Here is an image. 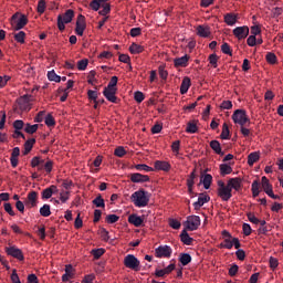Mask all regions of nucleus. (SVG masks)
I'll return each mask as SVG.
<instances>
[{
    "mask_svg": "<svg viewBox=\"0 0 283 283\" xmlns=\"http://www.w3.org/2000/svg\"><path fill=\"white\" fill-rule=\"evenodd\" d=\"M150 198L151 195L148 191H145V189H139L130 196V202H133L135 207L143 209V207H147V205H149Z\"/></svg>",
    "mask_w": 283,
    "mask_h": 283,
    "instance_id": "nucleus-1",
    "label": "nucleus"
},
{
    "mask_svg": "<svg viewBox=\"0 0 283 283\" xmlns=\"http://www.w3.org/2000/svg\"><path fill=\"white\" fill-rule=\"evenodd\" d=\"M73 19H74V10L72 9L66 10L64 14H59L57 28L60 32H63V30H65V23H72Z\"/></svg>",
    "mask_w": 283,
    "mask_h": 283,
    "instance_id": "nucleus-2",
    "label": "nucleus"
},
{
    "mask_svg": "<svg viewBox=\"0 0 283 283\" xmlns=\"http://www.w3.org/2000/svg\"><path fill=\"white\" fill-rule=\"evenodd\" d=\"M232 120L235 123V125H240L241 127H244L247 123H250L251 119H249V116L247 115V111L244 109H237L232 114Z\"/></svg>",
    "mask_w": 283,
    "mask_h": 283,
    "instance_id": "nucleus-3",
    "label": "nucleus"
},
{
    "mask_svg": "<svg viewBox=\"0 0 283 283\" xmlns=\"http://www.w3.org/2000/svg\"><path fill=\"white\" fill-rule=\"evenodd\" d=\"M11 25H12L13 30H15V31L23 30V28H25V25H28V17L22 14L19 18V13H14L11 17Z\"/></svg>",
    "mask_w": 283,
    "mask_h": 283,
    "instance_id": "nucleus-4",
    "label": "nucleus"
},
{
    "mask_svg": "<svg viewBox=\"0 0 283 283\" xmlns=\"http://www.w3.org/2000/svg\"><path fill=\"white\" fill-rule=\"evenodd\" d=\"M124 266H126V269H130L132 271L138 272L140 271V261L134 254H127L124 258Z\"/></svg>",
    "mask_w": 283,
    "mask_h": 283,
    "instance_id": "nucleus-5",
    "label": "nucleus"
},
{
    "mask_svg": "<svg viewBox=\"0 0 283 283\" xmlns=\"http://www.w3.org/2000/svg\"><path fill=\"white\" fill-rule=\"evenodd\" d=\"M200 223V217L192 214L187 217V221L184 224L188 231H198Z\"/></svg>",
    "mask_w": 283,
    "mask_h": 283,
    "instance_id": "nucleus-6",
    "label": "nucleus"
},
{
    "mask_svg": "<svg viewBox=\"0 0 283 283\" xmlns=\"http://www.w3.org/2000/svg\"><path fill=\"white\" fill-rule=\"evenodd\" d=\"M30 101H32V95H23L17 99L18 107L21 112H30Z\"/></svg>",
    "mask_w": 283,
    "mask_h": 283,
    "instance_id": "nucleus-7",
    "label": "nucleus"
},
{
    "mask_svg": "<svg viewBox=\"0 0 283 283\" xmlns=\"http://www.w3.org/2000/svg\"><path fill=\"white\" fill-rule=\"evenodd\" d=\"M171 253H174V250L169 245H159L155 249L156 258H171Z\"/></svg>",
    "mask_w": 283,
    "mask_h": 283,
    "instance_id": "nucleus-8",
    "label": "nucleus"
},
{
    "mask_svg": "<svg viewBox=\"0 0 283 283\" xmlns=\"http://www.w3.org/2000/svg\"><path fill=\"white\" fill-rule=\"evenodd\" d=\"M6 253L11 258H15V260H19L20 262H23V260H25V256H23V251H21V249L17 247L6 248Z\"/></svg>",
    "mask_w": 283,
    "mask_h": 283,
    "instance_id": "nucleus-9",
    "label": "nucleus"
},
{
    "mask_svg": "<svg viewBox=\"0 0 283 283\" xmlns=\"http://www.w3.org/2000/svg\"><path fill=\"white\" fill-rule=\"evenodd\" d=\"M85 28H87V24L85 23V15L83 14L77 15L76 27H75V33L77 34V36H83V32H85Z\"/></svg>",
    "mask_w": 283,
    "mask_h": 283,
    "instance_id": "nucleus-10",
    "label": "nucleus"
},
{
    "mask_svg": "<svg viewBox=\"0 0 283 283\" xmlns=\"http://www.w3.org/2000/svg\"><path fill=\"white\" fill-rule=\"evenodd\" d=\"M232 34H234L239 41H242V39H247V36H249V27H237L233 29Z\"/></svg>",
    "mask_w": 283,
    "mask_h": 283,
    "instance_id": "nucleus-11",
    "label": "nucleus"
},
{
    "mask_svg": "<svg viewBox=\"0 0 283 283\" xmlns=\"http://www.w3.org/2000/svg\"><path fill=\"white\" fill-rule=\"evenodd\" d=\"M227 186L229 187L230 191H242V178L235 177V178H230L228 180Z\"/></svg>",
    "mask_w": 283,
    "mask_h": 283,
    "instance_id": "nucleus-12",
    "label": "nucleus"
},
{
    "mask_svg": "<svg viewBox=\"0 0 283 283\" xmlns=\"http://www.w3.org/2000/svg\"><path fill=\"white\" fill-rule=\"evenodd\" d=\"M218 196L223 202H229L233 198V193L228 185L226 188H218Z\"/></svg>",
    "mask_w": 283,
    "mask_h": 283,
    "instance_id": "nucleus-13",
    "label": "nucleus"
},
{
    "mask_svg": "<svg viewBox=\"0 0 283 283\" xmlns=\"http://www.w3.org/2000/svg\"><path fill=\"white\" fill-rule=\"evenodd\" d=\"M209 200H211V197H209V195L200 193L198 200L193 202L195 211H200V208L205 207V205H207Z\"/></svg>",
    "mask_w": 283,
    "mask_h": 283,
    "instance_id": "nucleus-14",
    "label": "nucleus"
},
{
    "mask_svg": "<svg viewBox=\"0 0 283 283\" xmlns=\"http://www.w3.org/2000/svg\"><path fill=\"white\" fill-rule=\"evenodd\" d=\"M38 202H39V192L36 191L29 192L27 197L25 206L32 209V207H36Z\"/></svg>",
    "mask_w": 283,
    "mask_h": 283,
    "instance_id": "nucleus-15",
    "label": "nucleus"
},
{
    "mask_svg": "<svg viewBox=\"0 0 283 283\" xmlns=\"http://www.w3.org/2000/svg\"><path fill=\"white\" fill-rule=\"evenodd\" d=\"M129 178H130V182H135V184L149 182V176L143 175L140 172L130 174Z\"/></svg>",
    "mask_w": 283,
    "mask_h": 283,
    "instance_id": "nucleus-16",
    "label": "nucleus"
},
{
    "mask_svg": "<svg viewBox=\"0 0 283 283\" xmlns=\"http://www.w3.org/2000/svg\"><path fill=\"white\" fill-rule=\"evenodd\" d=\"M116 92L118 90H112V88H104L103 95L109 103H118V97H116Z\"/></svg>",
    "mask_w": 283,
    "mask_h": 283,
    "instance_id": "nucleus-17",
    "label": "nucleus"
},
{
    "mask_svg": "<svg viewBox=\"0 0 283 283\" xmlns=\"http://www.w3.org/2000/svg\"><path fill=\"white\" fill-rule=\"evenodd\" d=\"M57 191L59 189L54 185L50 186L49 188H45L42 191V200H50V198H52V196H54V193H56Z\"/></svg>",
    "mask_w": 283,
    "mask_h": 283,
    "instance_id": "nucleus-18",
    "label": "nucleus"
},
{
    "mask_svg": "<svg viewBox=\"0 0 283 283\" xmlns=\"http://www.w3.org/2000/svg\"><path fill=\"white\" fill-rule=\"evenodd\" d=\"M189 59L191 57L188 54L181 57H176L174 60L175 67H187V65H189Z\"/></svg>",
    "mask_w": 283,
    "mask_h": 283,
    "instance_id": "nucleus-19",
    "label": "nucleus"
},
{
    "mask_svg": "<svg viewBox=\"0 0 283 283\" xmlns=\"http://www.w3.org/2000/svg\"><path fill=\"white\" fill-rule=\"evenodd\" d=\"M74 279V268L72 264L65 265V273L62 275V282H70V280Z\"/></svg>",
    "mask_w": 283,
    "mask_h": 283,
    "instance_id": "nucleus-20",
    "label": "nucleus"
},
{
    "mask_svg": "<svg viewBox=\"0 0 283 283\" xmlns=\"http://www.w3.org/2000/svg\"><path fill=\"white\" fill-rule=\"evenodd\" d=\"M155 169L157 171H169L171 169V164H169V161L156 160Z\"/></svg>",
    "mask_w": 283,
    "mask_h": 283,
    "instance_id": "nucleus-21",
    "label": "nucleus"
},
{
    "mask_svg": "<svg viewBox=\"0 0 283 283\" xmlns=\"http://www.w3.org/2000/svg\"><path fill=\"white\" fill-rule=\"evenodd\" d=\"M129 224H134V227H143L144 219L140 216L133 213L128 217Z\"/></svg>",
    "mask_w": 283,
    "mask_h": 283,
    "instance_id": "nucleus-22",
    "label": "nucleus"
},
{
    "mask_svg": "<svg viewBox=\"0 0 283 283\" xmlns=\"http://www.w3.org/2000/svg\"><path fill=\"white\" fill-rule=\"evenodd\" d=\"M197 34L198 36H202L203 39H207L211 34V29L209 27L198 25Z\"/></svg>",
    "mask_w": 283,
    "mask_h": 283,
    "instance_id": "nucleus-23",
    "label": "nucleus"
},
{
    "mask_svg": "<svg viewBox=\"0 0 283 283\" xmlns=\"http://www.w3.org/2000/svg\"><path fill=\"white\" fill-rule=\"evenodd\" d=\"M180 240L182 243H185L187 247H191L193 244V238L189 237V233L187 230H182L180 233Z\"/></svg>",
    "mask_w": 283,
    "mask_h": 283,
    "instance_id": "nucleus-24",
    "label": "nucleus"
},
{
    "mask_svg": "<svg viewBox=\"0 0 283 283\" xmlns=\"http://www.w3.org/2000/svg\"><path fill=\"white\" fill-rule=\"evenodd\" d=\"M196 178H198V175L196 174V169H193L187 179V187L190 193L191 191H193V185H196V181H195Z\"/></svg>",
    "mask_w": 283,
    "mask_h": 283,
    "instance_id": "nucleus-25",
    "label": "nucleus"
},
{
    "mask_svg": "<svg viewBox=\"0 0 283 283\" xmlns=\"http://www.w3.org/2000/svg\"><path fill=\"white\" fill-rule=\"evenodd\" d=\"M200 182H202L205 189H210L211 184L213 182V176L206 174L201 176Z\"/></svg>",
    "mask_w": 283,
    "mask_h": 283,
    "instance_id": "nucleus-26",
    "label": "nucleus"
},
{
    "mask_svg": "<svg viewBox=\"0 0 283 283\" xmlns=\"http://www.w3.org/2000/svg\"><path fill=\"white\" fill-rule=\"evenodd\" d=\"M189 87H191V78L185 77L180 85V94H187V92H189Z\"/></svg>",
    "mask_w": 283,
    "mask_h": 283,
    "instance_id": "nucleus-27",
    "label": "nucleus"
},
{
    "mask_svg": "<svg viewBox=\"0 0 283 283\" xmlns=\"http://www.w3.org/2000/svg\"><path fill=\"white\" fill-rule=\"evenodd\" d=\"M211 149L218 154V156H224V153L222 151V147L220 146V142L218 140H211L210 142Z\"/></svg>",
    "mask_w": 283,
    "mask_h": 283,
    "instance_id": "nucleus-28",
    "label": "nucleus"
},
{
    "mask_svg": "<svg viewBox=\"0 0 283 283\" xmlns=\"http://www.w3.org/2000/svg\"><path fill=\"white\" fill-rule=\"evenodd\" d=\"M261 185H262V189L265 193L273 191V186L271 185V182H269V178L263 176L261 178Z\"/></svg>",
    "mask_w": 283,
    "mask_h": 283,
    "instance_id": "nucleus-29",
    "label": "nucleus"
},
{
    "mask_svg": "<svg viewBox=\"0 0 283 283\" xmlns=\"http://www.w3.org/2000/svg\"><path fill=\"white\" fill-rule=\"evenodd\" d=\"M35 143H36V139L34 138H31L24 143L23 156H28V154L32 151V147H34Z\"/></svg>",
    "mask_w": 283,
    "mask_h": 283,
    "instance_id": "nucleus-30",
    "label": "nucleus"
},
{
    "mask_svg": "<svg viewBox=\"0 0 283 283\" xmlns=\"http://www.w3.org/2000/svg\"><path fill=\"white\" fill-rule=\"evenodd\" d=\"M220 138L222 140H230L231 139V132L229 130V125L227 123H224L223 126H222V132H221Z\"/></svg>",
    "mask_w": 283,
    "mask_h": 283,
    "instance_id": "nucleus-31",
    "label": "nucleus"
},
{
    "mask_svg": "<svg viewBox=\"0 0 283 283\" xmlns=\"http://www.w3.org/2000/svg\"><path fill=\"white\" fill-rule=\"evenodd\" d=\"M258 160H260V153H258V151L251 153L248 156V165H249V167H253V165H255V163H258Z\"/></svg>",
    "mask_w": 283,
    "mask_h": 283,
    "instance_id": "nucleus-32",
    "label": "nucleus"
},
{
    "mask_svg": "<svg viewBox=\"0 0 283 283\" xmlns=\"http://www.w3.org/2000/svg\"><path fill=\"white\" fill-rule=\"evenodd\" d=\"M130 54H142V52H145V46L132 43L129 46Z\"/></svg>",
    "mask_w": 283,
    "mask_h": 283,
    "instance_id": "nucleus-33",
    "label": "nucleus"
},
{
    "mask_svg": "<svg viewBox=\"0 0 283 283\" xmlns=\"http://www.w3.org/2000/svg\"><path fill=\"white\" fill-rule=\"evenodd\" d=\"M219 169H220V175L221 176H229V174L233 172V168L228 164H221L219 166Z\"/></svg>",
    "mask_w": 283,
    "mask_h": 283,
    "instance_id": "nucleus-34",
    "label": "nucleus"
},
{
    "mask_svg": "<svg viewBox=\"0 0 283 283\" xmlns=\"http://www.w3.org/2000/svg\"><path fill=\"white\" fill-rule=\"evenodd\" d=\"M224 22L227 23V25H235V23L238 22V17L233 13H227L224 15Z\"/></svg>",
    "mask_w": 283,
    "mask_h": 283,
    "instance_id": "nucleus-35",
    "label": "nucleus"
},
{
    "mask_svg": "<svg viewBox=\"0 0 283 283\" xmlns=\"http://www.w3.org/2000/svg\"><path fill=\"white\" fill-rule=\"evenodd\" d=\"M179 262L182 264V266H187V264H190L191 262V254L181 253L179 256Z\"/></svg>",
    "mask_w": 283,
    "mask_h": 283,
    "instance_id": "nucleus-36",
    "label": "nucleus"
},
{
    "mask_svg": "<svg viewBox=\"0 0 283 283\" xmlns=\"http://www.w3.org/2000/svg\"><path fill=\"white\" fill-rule=\"evenodd\" d=\"M251 191H252L253 198H258V196H260V181L254 180L252 182Z\"/></svg>",
    "mask_w": 283,
    "mask_h": 283,
    "instance_id": "nucleus-37",
    "label": "nucleus"
},
{
    "mask_svg": "<svg viewBox=\"0 0 283 283\" xmlns=\"http://www.w3.org/2000/svg\"><path fill=\"white\" fill-rule=\"evenodd\" d=\"M40 216H42L43 218H50V216H52L50 205L45 203L42 208H40Z\"/></svg>",
    "mask_w": 283,
    "mask_h": 283,
    "instance_id": "nucleus-38",
    "label": "nucleus"
},
{
    "mask_svg": "<svg viewBox=\"0 0 283 283\" xmlns=\"http://www.w3.org/2000/svg\"><path fill=\"white\" fill-rule=\"evenodd\" d=\"M186 132L187 134H196L198 132V125H196V122H188Z\"/></svg>",
    "mask_w": 283,
    "mask_h": 283,
    "instance_id": "nucleus-39",
    "label": "nucleus"
},
{
    "mask_svg": "<svg viewBox=\"0 0 283 283\" xmlns=\"http://www.w3.org/2000/svg\"><path fill=\"white\" fill-rule=\"evenodd\" d=\"M265 61H268L270 65H275V63H277V55H275V53L269 52L265 55Z\"/></svg>",
    "mask_w": 283,
    "mask_h": 283,
    "instance_id": "nucleus-40",
    "label": "nucleus"
},
{
    "mask_svg": "<svg viewBox=\"0 0 283 283\" xmlns=\"http://www.w3.org/2000/svg\"><path fill=\"white\" fill-rule=\"evenodd\" d=\"M93 205H95V207H97V208L105 209V199H103V197H102L101 195H98V196L93 200Z\"/></svg>",
    "mask_w": 283,
    "mask_h": 283,
    "instance_id": "nucleus-41",
    "label": "nucleus"
},
{
    "mask_svg": "<svg viewBox=\"0 0 283 283\" xmlns=\"http://www.w3.org/2000/svg\"><path fill=\"white\" fill-rule=\"evenodd\" d=\"M49 81H53L54 83H61V76L56 74L54 71L48 72Z\"/></svg>",
    "mask_w": 283,
    "mask_h": 283,
    "instance_id": "nucleus-42",
    "label": "nucleus"
},
{
    "mask_svg": "<svg viewBox=\"0 0 283 283\" xmlns=\"http://www.w3.org/2000/svg\"><path fill=\"white\" fill-rule=\"evenodd\" d=\"M116 85H118V76H113L105 90H118Z\"/></svg>",
    "mask_w": 283,
    "mask_h": 283,
    "instance_id": "nucleus-43",
    "label": "nucleus"
},
{
    "mask_svg": "<svg viewBox=\"0 0 283 283\" xmlns=\"http://www.w3.org/2000/svg\"><path fill=\"white\" fill-rule=\"evenodd\" d=\"M38 130H39V124H35V125L27 124L24 127V132L27 134H36Z\"/></svg>",
    "mask_w": 283,
    "mask_h": 283,
    "instance_id": "nucleus-44",
    "label": "nucleus"
},
{
    "mask_svg": "<svg viewBox=\"0 0 283 283\" xmlns=\"http://www.w3.org/2000/svg\"><path fill=\"white\" fill-rule=\"evenodd\" d=\"M91 253L94 256V260H99L105 254V249H94Z\"/></svg>",
    "mask_w": 283,
    "mask_h": 283,
    "instance_id": "nucleus-45",
    "label": "nucleus"
},
{
    "mask_svg": "<svg viewBox=\"0 0 283 283\" xmlns=\"http://www.w3.org/2000/svg\"><path fill=\"white\" fill-rule=\"evenodd\" d=\"M88 63L90 61L87 59L80 60L77 62V70H80V72H85V70H87Z\"/></svg>",
    "mask_w": 283,
    "mask_h": 283,
    "instance_id": "nucleus-46",
    "label": "nucleus"
},
{
    "mask_svg": "<svg viewBox=\"0 0 283 283\" xmlns=\"http://www.w3.org/2000/svg\"><path fill=\"white\" fill-rule=\"evenodd\" d=\"M221 52L223 54H228L229 56H233V51L231 50V45H229V43L224 42L221 45Z\"/></svg>",
    "mask_w": 283,
    "mask_h": 283,
    "instance_id": "nucleus-47",
    "label": "nucleus"
},
{
    "mask_svg": "<svg viewBox=\"0 0 283 283\" xmlns=\"http://www.w3.org/2000/svg\"><path fill=\"white\" fill-rule=\"evenodd\" d=\"M46 127H54L56 125V120L54 119V116L52 114H48L44 120Z\"/></svg>",
    "mask_w": 283,
    "mask_h": 283,
    "instance_id": "nucleus-48",
    "label": "nucleus"
},
{
    "mask_svg": "<svg viewBox=\"0 0 283 283\" xmlns=\"http://www.w3.org/2000/svg\"><path fill=\"white\" fill-rule=\"evenodd\" d=\"M103 10H99L98 14H101V17H107V14H109V12H112V8L109 7V3H104L102 4Z\"/></svg>",
    "mask_w": 283,
    "mask_h": 283,
    "instance_id": "nucleus-49",
    "label": "nucleus"
},
{
    "mask_svg": "<svg viewBox=\"0 0 283 283\" xmlns=\"http://www.w3.org/2000/svg\"><path fill=\"white\" fill-rule=\"evenodd\" d=\"M43 163H45L44 159H42L41 157L39 156H35L31 159V167L35 168V167H39V165H43Z\"/></svg>",
    "mask_w": 283,
    "mask_h": 283,
    "instance_id": "nucleus-50",
    "label": "nucleus"
},
{
    "mask_svg": "<svg viewBox=\"0 0 283 283\" xmlns=\"http://www.w3.org/2000/svg\"><path fill=\"white\" fill-rule=\"evenodd\" d=\"M14 40L17 41V43H25V32L20 31L18 33H15Z\"/></svg>",
    "mask_w": 283,
    "mask_h": 283,
    "instance_id": "nucleus-51",
    "label": "nucleus"
},
{
    "mask_svg": "<svg viewBox=\"0 0 283 283\" xmlns=\"http://www.w3.org/2000/svg\"><path fill=\"white\" fill-rule=\"evenodd\" d=\"M135 169H137V171H154V168L147 166L146 164H138L135 166Z\"/></svg>",
    "mask_w": 283,
    "mask_h": 283,
    "instance_id": "nucleus-52",
    "label": "nucleus"
},
{
    "mask_svg": "<svg viewBox=\"0 0 283 283\" xmlns=\"http://www.w3.org/2000/svg\"><path fill=\"white\" fill-rule=\"evenodd\" d=\"M118 220H120V217H118L116 214H108L106 217L107 224H116V222H118Z\"/></svg>",
    "mask_w": 283,
    "mask_h": 283,
    "instance_id": "nucleus-53",
    "label": "nucleus"
},
{
    "mask_svg": "<svg viewBox=\"0 0 283 283\" xmlns=\"http://www.w3.org/2000/svg\"><path fill=\"white\" fill-rule=\"evenodd\" d=\"M269 264L270 269H272V271H275L276 268L280 266V261H277L276 258L270 256Z\"/></svg>",
    "mask_w": 283,
    "mask_h": 283,
    "instance_id": "nucleus-54",
    "label": "nucleus"
},
{
    "mask_svg": "<svg viewBox=\"0 0 283 283\" xmlns=\"http://www.w3.org/2000/svg\"><path fill=\"white\" fill-rule=\"evenodd\" d=\"M208 60L212 67H218V55L216 53L210 54Z\"/></svg>",
    "mask_w": 283,
    "mask_h": 283,
    "instance_id": "nucleus-55",
    "label": "nucleus"
},
{
    "mask_svg": "<svg viewBox=\"0 0 283 283\" xmlns=\"http://www.w3.org/2000/svg\"><path fill=\"white\" fill-rule=\"evenodd\" d=\"M114 154L117 156V158H123L127 154V150H125V147L119 146L115 149Z\"/></svg>",
    "mask_w": 283,
    "mask_h": 283,
    "instance_id": "nucleus-56",
    "label": "nucleus"
},
{
    "mask_svg": "<svg viewBox=\"0 0 283 283\" xmlns=\"http://www.w3.org/2000/svg\"><path fill=\"white\" fill-rule=\"evenodd\" d=\"M134 98L136 101V103H143L145 101V94H143V92L137 91L134 94Z\"/></svg>",
    "mask_w": 283,
    "mask_h": 283,
    "instance_id": "nucleus-57",
    "label": "nucleus"
},
{
    "mask_svg": "<svg viewBox=\"0 0 283 283\" xmlns=\"http://www.w3.org/2000/svg\"><path fill=\"white\" fill-rule=\"evenodd\" d=\"M169 227H171V229L178 230L180 227H182V224L177 219H169Z\"/></svg>",
    "mask_w": 283,
    "mask_h": 283,
    "instance_id": "nucleus-58",
    "label": "nucleus"
},
{
    "mask_svg": "<svg viewBox=\"0 0 283 283\" xmlns=\"http://www.w3.org/2000/svg\"><path fill=\"white\" fill-rule=\"evenodd\" d=\"M87 96L90 98V101H93L94 103H96V101H98V92L96 91H92V90H88L87 92Z\"/></svg>",
    "mask_w": 283,
    "mask_h": 283,
    "instance_id": "nucleus-59",
    "label": "nucleus"
},
{
    "mask_svg": "<svg viewBox=\"0 0 283 283\" xmlns=\"http://www.w3.org/2000/svg\"><path fill=\"white\" fill-rule=\"evenodd\" d=\"M159 76L163 78V81H167V77L169 76V73L167 70H165V66L160 65L159 66Z\"/></svg>",
    "mask_w": 283,
    "mask_h": 283,
    "instance_id": "nucleus-60",
    "label": "nucleus"
},
{
    "mask_svg": "<svg viewBox=\"0 0 283 283\" xmlns=\"http://www.w3.org/2000/svg\"><path fill=\"white\" fill-rule=\"evenodd\" d=\"M45 0H39L38 2V12L39 14H43L45 12Z\"/></svg>",
    "mask_w": 283,
    "mask_h": 283,
    "instance_id": "nucleus-61",
    "label": "nucleus"
},
{
    "mask_svg": "<svg viewBox=\"0 0 283 283\" xmlns=\"http://www.w3.org/2000/svg\"><path fill=\"white\" fill-rule=\"evenodd\" d=\"M60 200L63 203L67 202L70 200V191H62L60 193Z\"/></svg>",
    "mask_w": 283,
    "mask_h": 283,
    "instance_id": "nucleus-62",
    "label": "nucleus"
},
{
    "mask_svg": "<svg viewBox=\"0 0 283 283\" xmlns=\"http://www.w3.org/2000/svg\"><path fill=\"white\" fill-rule=\"evenodd\" d=\"M242 229H243V235H250L253 231L251 229V224L249 223H243Z\"/></svg>",
    "mask_w": 283,
    "mask_h": 283,
    "instance_id": "nucleus-63",
    "label": "nucleus"
},
{
    "mask_svg": "<svg viewBox=\"0 0 283 283\" xmlns=\"http://www.w3.org/2000/svg\"><path fill=\"white\" fill-rule=\"evenodd\" d=\"M27 283H39V277L36 274H29L27 277Z\"/></svg>",
    "mask_w": 283,
    "mask_h": 283,
    "instance_id": "nucleus-64",
    "label": "nucleus"
}]
</instances>
